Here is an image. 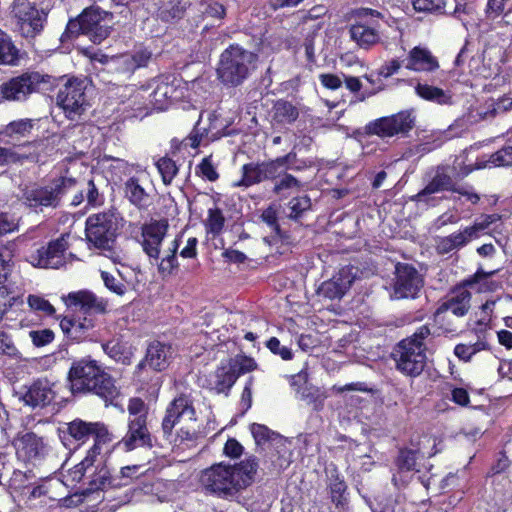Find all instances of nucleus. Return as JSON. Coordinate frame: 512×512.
<instances>
[{"mask_svg":"<svg viewBox=\"0 0 512 512\" xmlns=\"http://www.w3.org/2000/svg\"><path fill=\"white\" fill-rule=\"evenodd\" d=\"M257 467L253 458L235 465L220 462L201 470L198 482L205 493L229 500L251 485Z\"/></svg>","mask_w":512,"mask_h":512,"instance_id":"obj_1","label":"nucleus"},{"mask_svg":"<svg viewBox=\"0 0 512 512\" xmlns=\"http://www.w3.org/2000/svg\"><path fill=\"white\" fill-rule=\"evenodd\" d=\"M169 223L167 219H152L141 226L140 244L150 263L158 266L161 274H171L178 267L176 253L180 237L176 236L167 242Z\"/></svg>","mask_w":512,"mask_h":512,"instance_id":"obj_2","label":"nucleus"},{"mask_svg":"<svg viewBox=\"0 0 512 512\" xmlns=\"http://www.w3.org/2000/svg\"><path fill=\"white\" fill-rule=\"evenodd\" d=\"M68 378L73 393H94L105 400L113 399L118 391L112 377L90 357L74 361Z\"/></svg>","mask_w":512,"mask_h":512,"instance_id":"obj_3","label":"nucleus"},{"mask_svg":"<svg viewBox=\"0 0 512 512\" xmlns=\"http://www.w3.org/2000/svg\"><path fill=\"white\" fill-rule=\"evenodd\" d=\"M493 273L494 272L485 273L483 271H477L473 277L466 279L463 285L453 289L435 311V322L444 327L446 324H451L450 315L458 318L465 316L470 309L471 300V293L468 291L467 287L479 285L477 287L478 292L488 290L490 287L487 283V279Z\"/></svg>","mask_w":512,"mask_h":512,"instance_id":"obj_4","label":"nucleus"},{"mask_svg":"<svg viewBox=\"0 0 512 512\" xmlns=\"http://www.w3.org/2000/svg\"><path fill=\"white\" fill-rule=\"evenodd\" d=\"M430 335V329L423 325L413 335L401 340L393 350L392 356L396 369L402 374L416 377L426 365V346L424 340Z\"/></svg>","mask_w":512,"mask_h":512,"instance_id":"obj_5","label":"nucleus"},{"mask_svg":"<svg viewBox=\"0 0 512 512\" xmlns=\"http://www.w3.org/2000/svg\"><path fill=\"white\" fill-rule=\"evenodd\" d=\"M117 231L118 214L114 210L95 213L86 219L85 236L88 243L114 262L120 261L119 255L113 250Z\"/></svg>","mask_w":512,"mask_h":512,"instance_id":"obj_6","label":"nucleus"},{"mask_svg":"<svg viewBox=\"0 0 512 512\" xmlns=\"http://www.w3.org/2000/svg\"><path fill=\"white\" fill-rule=\"evenodd\" d=\"M74 185L75 180L70 177H60L46 185L31 183L21 188V201L36 213L56 209L60 206L62 196Z\"/></svg>","mask_w":512,"mask_h":512,"instance_id":"obj_7","label":"nucleus"},{"mask_svg":"<svg viewBox=\"0 0 512 512\" xmlns=\"http://www.w3.org/2000/svg\"><path fill=\"white\" fill-rule=\"evenodd\" d=\"M256 55L239 45H230L220 56L217 67L218 79L227 86L243 83L254 69Z\"/></svg>","mask_w":512,"mask_h":512,"instance_id":"obj_8","label":"nucleus"},{"mask_svg":"<svg viewBox=\"0 0 512 512\" xmlns=\"http://www.w3.org/2000/svg\"><path fill=\"white\" fill-rule=\"evenodd\" d=\"M186 422V428L180 429L182 439H192L196 434L195 428L191 425L197 421L196 411L190 395L180 394L175 397L167 406L165 416L162 420V430L165 435L172 433L176 424Z\"/></svg>","mask_w":512,"mask_h":512,"instance_id":"obj_9","label":"nucleus"},{"mask_svg":"<svg viewBox=\"0 0 512 512\" xmlns=\"http://www.w3.org/2000/svg\"><path fill=\"white\" fill-rule=\"evenodd\" d=\"M86 87L85 80L70 78L58 91L57 104L62 108L65 116L72 121L80 120L89 107L85 93Z\"/></svg>","mask_w":512,"mask_h":512,"instance_id":"obj_10","label":"nucleus"},{"mask_svg":"<svg viewBox=\"0 0 512 512\" xmlns=\"http://www.w3.org/2000/svg\"><path fill=\"white\" fill-rule=\"evenodd\" d=\"M64 479L65 485L87 479L93 489H100L109 481L110 472L104 466L102 457L87 454L79 464L75 465L64 475Z\"/></svg>","mask_w":512,"mask_h":512,"instance_id":"obj_11","label":"nucleus"},{"mask_svg":"<svg viewBox=\"0 0 512 512\" xmlns=\"http://www.w3.org/2000/svg\"><path fill=\"white\" fill-rule=\"evenodd\" d=\"M67 433L76 441L85 443L91 436L94 438V445L87 454L100 456L101 446L112 442L113 435L107 426L102 422H86L75 419L67 424Z\"/></svg>","mask_w":512,"mask_h":512,"instance_id":"obj_12","label":"nucleus"},{"mask_svg":"<svg viewBox=\"0 0 512 512\" xmlns=\"http://www.w3.org/2000/svg\"><path fill=\"white\" fill-rule=\"evenodd\" d=\"M11 15L23 37L34 38L43 30L45 16L29 0H14Z\"/></svg>","mask_w":512,"mask_h":512,"instance_id":"obj_13","label":"nucleus"},{"mask_svg":"<svg viewBox=\"0 0 512 512\" xmlns=\"http://www.w3.org/2000/svg\"><path fill=\"white\" fill-rule=\"evenodd\" d=\"M58 139L57 135H52L15 144L11 147L13 164L44 162L54 152Z\"/></svg>","mask_w":512,"mask_h":512,"instance_id":"obj_14","label":"nucleus"},{"mask_svg":"<svg viewBox=\"0 0 512 512\" xmlns=\"http://www.w3.org/2000/svg\"><path fill=\"white\" fill-rule=\"evenodd\" d=\"M292 156V153H289L270 162L244 164L242 166V178L235 182L233 186L249 187L264 180L275 178L279 169L285 166Z\"/></svg>","mask_w":512,"mask_h":512,"instance_id":"obj_15","label":"nucleus"},{"mask_svg":"<svg viewBox=\"0 0 512 512\" xmlns=\"http://www.w3.org/2000/svg\"><path fill=\"white\" fill-rule=\"evenodd\" d=\"M415 123V117L410 111H401L397 114L382 117L370 122L367 131L380 137H393L398 134H406Z\"/></svg>","mask_w":512,"mask_h":512,"instance_id":"obj_16","label":"nucleus"},{"mask_svg":"<svg viewBox=\"0 0 512 512\" xmlns=\"http://www.w3.org/2000/svg\"><path fill=\"white\" fill-rule=\"evenodd\" d=\"M80 15L84 26V35L88 36L92 42L99 44L109 36L112 22L111 14L99 7L91 6Z\"/></svg>","mask_w":512,"mask_h":512,"instance_id":"obj_17","label":"nucleus"},{"mask_svg":"<svg viewBox=\"0 0 512 512\" xmlns=\"http://www.w3.org/2000/svg\"><path fill=\"white\" fill-rule=\"evenodd\" d=\"M422 286L423 279L413 266L401 263L396 265L392 298H414Z\"/></svg>","mask_w":512,"mask_h":512,"instance_id":"obj_18","label":"nucleus"},{"mask_svg":"<svg viewBox=\"0 0 512 512\" xmlns=\"http://www.w3.org/2000/svg\"><path fill=\"white\" fill-rule=\"evenodd\" d=\"M42 82L44 77L38 72L24 73L2 84L1 93L6 100L24 101L36 92Z\"/></svg>","mask_w":512,"mask_h":512,"instance_id":"obj_19","label":"nucleus"},{"mask_svg":"<svg viewBox=\"0 0 512 512\" xmlns=\"http://www.w3.org/2000/svg\"><path fill=\"white\" fill-rule=\"evenodd\" d=\"M152 446V435L147 422L127 421V431L121 440L113 446V450L122 449L131 452L142 448L151 449Z\"/></svg>","mask_w":512,"mask_h":512,"instance_id":"obj_20","label":"nucleus"},{"mask_svg":"<svg viewBox=\"0 0 512 512\" xmlns=\"http://www.w3.org/2000/svg\"><path fill=\"white\" fill-rule=\"evenodd\" d=\"M62 299L68 308L84 314L104 313L107 308L106 300L87 290L70 292Z\"/></svg>","mask_w":512,"mask_h":512,"instance_id":"obj_21","label":"nucleus"},{"mask_svg":"<svg viewBox=\"0 0 512 512\" xmlns=\"http://www.w3.org/2000/svg\"><path fill=\"white\" fill-rule=\"evenodd\" d=\"M16 455L23 461H32L44 455L46 444L42 437L30 431L18 433L13 441Z\"/></svg>","mask_w":512,"mask_h":512,"instance_id":"obj_22","label":"nucleus"},{"mask_svg":"<svg viewBox=\"0 0 512 512\" xmlns=\"http://www.w3.org/2000/svg\"><path fill=\"white\" fill-rule=\"evenodd\" d=\"M355 279L352 267H343L330 280L319 287L318 293L329 299L341 298Z\"/></svg>","mask_w":512,"mask_h":512,"instance_id":"obj_23","label":"nucleus"},{"mask_svg":"<svg viewBox=\"0 0 512 512\" xmlns=\"http://www.w3.org/2000/svg\"><path fill=\"white\" fill-rule=\"evenodd\" d=\"M68 234H64L51 241L46 249L39 251V265L44 268L58 269L66 263V251L68 249Z\"/></svg>","mask_w":512,"mask_h":512,"instance_id":"obj_24","label":"nucleus"},{"mask_svg":"<svg viewBox=\"0 0 512 512\" xmlns=\"http://www.w3.org/2000/svg\"><path fill=\"white\" fill-rule=\"evenodd\" d=\"M350 39L360 49L370 50L381 42V33L376 24L359 21L349 27Z\"/></svg>","mask_w":512,"mask_h":512,"instance_id":"obj_25","label":"nucleus"},{"mask_svg":"<svg viewBox=\"0 0 512 512\" xmlns=\"http://www.w3.org/2000/svg\"><path fill=\"white\" fill-rule=\"evenodd\" d=\"M172 356L173 349L171 345L154 341L149 344L145 359L138 364V368L142 369L145 365H148L153 370L163 371L169 366Z\"/></svg>","mask_w":512,"mask_h":512,"instance_id":"obj_26","label":"nucleus"},{"mask_svg":"<svg viewBox=\"0 0 512 512\" xmlns=\"http://www.w3.org/2000/svg\"><path fill=\"white\" fill-rule=\"evenodd\" d=\"M53 397L52 384L47 379H38L28 387L22 400L26 405L35 408L47 405Z\"/></svg>","mask_w":512,"mask_h":512,"instance_id":"obj_27","label":"nucleus"},{"mask_svg":"<svg viewBox=\"0 0 512 512\" xmlns=\"http://www.w3.org/2000/svg\"><path fill=\"white\" fill-rule=\"evenodd\" d=\"M37 119L21 118L9 122L0 130V137L7 139L8 142L18 144L21 140L28 138L37 124Z\"/></svg>","mask_w":512,"mask_h":512,"instance_id":"obj_28","label":"nucleus"},{"mask_svg":"<svg viewBox=\"0 0 512 512\" xmlns=\"http://www.w3.org/2000/svg\"><path fill=\"white\" fill-rule=\"evenodd\" d=\"M406 68L416 72H433L439 68V63L431 51L417 46L409 52Z\"/></svg>","mask_w":512,"mask_h":512,"instance_id":"obj_29","label":"nucleus"},{"mask_svg":"<svg viewBox=\"0 0 512 512\" xmlns=\"http://www.w3.org/2000/svg\"><path fill=\"white\" fill-rule=\"evenodd\" d=\"M299 116L298 108L287 100H277L270 111V122L274 128L294 123Z\"/></svg>","mask_w":512,"mask_h":512,"instance_id":"obj_30","label":"nucleus"},{"mask_svg":"<svg viewBox=\"0 0 512 512\" xmlns=\"http://www.w3.org/2000/svg\"><path fill=\"white\" fill-rule=\"evenodd\" d=\"M155 84L153 91L149 94V103L143 105V108L146 110L150 109V107L151 109L164 110L168 107L171 99L176 97V89L170 83L159 80ZM138 109H142V107Z\"/></svg>","mask_w":512,"mask_h":512,"instance_id":"obj_31","label":"nucleus"},{"mask_svg":"<svg viewBox=\"0 0 512 512\" xmlns=\"http://www.w3.org/2000/svg\"><path fill=\"white\" fill-rule=\"evenodd\" d=\"M453 189V180L448 172V167L440 166L437 168L436 173L432 180L421 190L415 198L418 201H426L425 197L441 191H451Z\"/></svg>","mask_w":512,"mask_h":512,"instance_id":"obj_32","label":"nucleus"},{"mask_svg":"<svg viewBox=\"0 0 512 512\" xmlns=\"http://www.w3.org/2000/svg\"><path fill=\"white\" fill-rule=\"evenodd\" d=\"M238 377L229 360L222 361L217 370L211 375L210 388L218 393L228 391L236 382Z\"/></svg>","mask_w":512,"mask_h":512,"instance_id":"obj_33","label":"nucleus"},{"mask_svg":"<svg viewBox=\"0 0 512 512\" xmlns=\"http://www.w3.org/2000/svg\"><path fill=\"white\" fill-rule=\"evenodd\" d=\"M473 239L467 228L452 233L445 237H439L436 241V250L439 254H448L467 245Z\"/></svg>","mask_w":512,"mask_h":512,"instance_id":"obj_34","label":"nucleus"},{"mask_svg":"<svg viewBox=\"0 0 512 512\" xmlns=\"http://www.w3.org/2000/svg\"><path fill=\"white\" fill-rule=\"evenodd\" d=\"M125 195L129 201L139 209H146L150 205V196L139 184L135 177L129 178L125 183Z\"/></svg>","mask_w":512,"mask_h":512,"instance_id":"obj_35","label":"nucleus"},{"mask_svg":"<svg viewBox=\"0 0 512 512\" xmlns=\"http://www.w3.org/2000/svg\"><path fill=\"white\" fill-rule=\"evenodd\" d=\"M415 92L424 100L435 102L439 105L451 104V94L441 88L429 84L418 83L415 87Z\"/></svg>","mask_w":512,"mask_h":512,"instance_id":"obj_36","label":"nucleus"},{"mask_svg":"<svg viewBox=\"0 0 512 512\" xmlns=\"http://www.w3.org/2000/svg\"><path fill=\"white\" fill-rule=\"evenodd\" d=\"M102 348L104 352L116 362L122 363L124 365L131 363L132 352L129 349H126L119 342L114 340L109 341L102 344Z\"/></svg>","mask_w":512,"mask_h":512,"instance_id":"obj_37","label":"nucleus"},{"mask_svg":"<svg viewBox=\"0 0 512 512\" xmlns=\"http://www.w3.org/2000/svg\"><path fill=\"white\" fill-rule=\"evenodd\" d=\"M127 411V421L147 422L148 406L141 398H130L127 405Z\"/></svg>","mask_w":512,"mask_h":512,"instance_id":"obj_38","label":"nucleus"},{"mask_svg":"<svg viewBox=\"0 0 512 512\" xmlns=\"http://www.w3.org/2000/svg\"><path fill=\"white\" fill-rule=\"evenodd\" d=\"M101 278L105 287L109 291L119 296H122L126 293L127 283L124 281L119 271H117L116 274L107 271H101Z\"/></svg>","mask_w":512,"mask_h":512,"instance_id":"obj_39","label":"nucleus"},{"mask_svg":"<svg viewBox=\"0 0 512 512\" xmlns=\"http://www.w3.org/2000/svg\"><path fill=\"white\" fill-rule=\"evenodd\" d=\"M18 50L13 45L11 39L0 31V64L12 65L16 62Z\"/></svg>","mask_w":512,"mask_h":512,"instance_id":"obj_40","label":"nucleus"},{"mask_svg":"<svg viewBox=\"0 0 512 512\" xmlns=\"http://www.w3.org/2000/svg\"><path fill=\"white\" fill-rule=\"evenodd\" d=\"M156 167L162 177L163 183L170 185L178 173V167L175 161L168 157H162L156 162Z\"/></svg>","mask_w":512,"mask_h":512,"instance_id":"obj_41","label":"nucleus"},{"mask_svg":"<svg viewBox=\"0 0 512 512\" xmlns=\"http://www.w3.org/2000/svg\"><path fill=\"white\" fill-rule=\"evenodd\" d=\"M488 162L493 167L512 165V136L503 148L490 155Z\"/></svg>","mask_w":512,"mask_h":512,"instance_id":"obj_42","label":"nucleus"},{"mask_svg":"<svg viewBox=\"0 0 512 512\" xmlns=\"http://www.w3.org/2000/svg\"><path fill=\"white\" fill-rule=\"evenodd\" d=\"M299 181L290 174H285L276 181L273 191L274 193L286 197L291 191L299 189Z\"/></svg>","mask_w":512,"mask_h":512,"instance_id":"obj_43","label":"nucleus"},{"mask_svg":"<svg viewBox=\"0 0 512 512\" xmlns=\"http://www.w3.org/2000/svg\"><path fill=\"white\" fill-rule=\"evenodd\" d=\"M187 7V1H178L176 4L170 3L159 10V17L164 21L179 19L183 16Z\"/></svg>","mask_w":512,"mask_h":512,"instance_id":"obj_44","label":"nucleus"},{"mask_svg":"<svg viewBox=\"0 0 512 512\" xmlns=\"http://www.w3.org/2000/svg\"><path fill=\"white\" fill-rule=\"evenodd\" d=\"M250 430L257 444L275 440L282 441L279 434L273 432L265 425L254 423L251 425Z\"/></svg>","mask_w":512,"mask_h":512,"instance_id":"obj_45","label":"nucleus"},{"mask_svg":"<svg viewBox=\"0 0 512 512\" xmlns=\"http://www.w3.org/2000/svg\"><path fill=\"white\" fill-rule=\"evenodd\" d=\"M27 303L31 310L51 316L55 313L53 305L43 296L31 294L27 298Z\"/></svg>","mask_w":512,"mask_h":512,"instance_id":"obj_46","label":"nucleus"},{"mask_svg":"<svg viewBox=\"0 0 512 512\" xmlns=\"http://www.w3.org/2000/svg\"><path fill=\"white\" fill-rule=\"evenodd\" d=\"M454 17L467 26L473 20L474 8L464 0H455V7L452 11Z\"/></svg>","mask_w":512,"mask_h":512,"instance_id":"obj_47","label":"nucleus"},{"mask_svg":"<svg viewBox=\"0 0 512 512\" xmlns=\"http://www.w3.org/2000/svg\"><path fill=\"white\" fill-rule=\"evenodd\" d=\"M196 174L210 182L219 178V173L212 162L211 156L205 157L196 167Z\"/></svg>","mask_w":512,"mask_h":512,"instance_id":"obj_48","label":"nucleus"},{"mask_svg":"<svg viewBox=\"0 0 512 512\" xmlns=\"http://www.w3.org/2000/svg\"><path fill=\"white\" fill-rule=\"evenodd\" d=\"M228 360L231 366L234 368L237 377L242 374L251 372L257 368L255 360L247 356H236L235 358Z\"/></svg>","mask_w":512,"mask_h":512,"instance_id":"obj_49","label":"nucleus"},{"mask_svg":"<svg viewBox=\"0 0 512 512\" xmlns=\"http://www.w3.org/2000/svg\"><path fill=\"white\" fill-rule=\"evenodd\" d=\"M500 216L498 214L482 215L473 225L466 227L471 237L477 238L479 233L487 229L492 223L498 221Z\"/></svg>","mask_w":512,"mask_h":512,"instance_id":"obj_50","label":"nucleus"},{"mask_svg":"<svg viewBox=\"0 0 512 512\" xmlns=\"http://www.w3.org/2000/svg\"><path fill=\"white\" fill-rule=\"evenodd\" d=\"M209 127L207 132H211L213 136L221 134L230 124L231 121L222 119L218 111H213L208 114Z\"/></svg>","mask_w":512,"mask_h":512,"instance_id":"obj_51","label":"nucleus"},{"mask_svg":"<svg viewBox=\"0 0 512 512\" xmlns=\"http://www.w3.org/2000/svg\"><path fill=\"white\" fill-rule=\"evenodd\" d=\"M311 207V200L308 196L295 197L289 202V217L298 218L303 212L309 210Z\"/></svg>","mask_w":512,"mask_h":512,"instance_id":"obj_52","label":"nucleus"},{"mask_svg":"<svg viewBox=\"0 0 512 512\" xmlns=\"http://www.w3.org/2000/svg\"><path fill=\"white\" fill-rule=\"evenodd\" d=\"M417 453L412 450H401L397 458V466L400 471H412L416 469Z\"/></svg>","mask_w":512,"mask_h":512,"instance_id":"obj_53","label":"nucleus"},{"mask_svg":"<svg viewBox=\"0 0 512 512\" xmlns=\"http://www.w3.org/2000/svg\"><path fill=\"white\" fill-rule=\"evenodd\" d=\"M445 0H413V7L420 12H445Z\"/></svg>","mask_w":512,"mask_h":512,"instance_id":"obj_54","label":"nucleus"},{"mask_svg":"<svg viewBox=\"0 0 512 512\" xmlns=\"http://www.w3.org/2000/svg\"><path fill=\"white\" fill-rule=\"evenodd\" d=\"M80 34L84 35V26L82 25L81 15L68 22L66 29L61 36V41H70Z\"/></svg>","mask_w":512,"mask_h":512,"instance_id":"obj_55","label":"nucleus"},{"mask_svg":"<svg viewBox=\"0 0 512 512\" xmlns=\"http://www.w3.org/2000/svg\"><path fill=\"white\" fill-rule=\"evenodd\" d=\"M224 225V217L219 209H209L207 218L208 231L217 234Z\"/></svg>","mask_w":512,"mask_h":512,"instance_id":"obj_56","label":"nucleus"},{"mask_svg":"<svg viewBox=\"0 0 512 512\" xmlns=\"http://www.w3.org/2000/svg\"><path fill=\"white\" fill-rule=\"evenodd\" d=\"M18 350L12 340L10 334L5 331H0V355L9 357L17 356Z\"/></svg>","mask_w":512,"mask_h":512,"instance_id":"obj_57","label":"nucleus"},{"mask_svg":"<svg viewBox=\"0 0 512 512\" xmlns=\"http://www.w3.org/2000/svg\"><path fill=\"white\" fill-rule=\"evenodd\" d=\"M29 336L33 344L37 347L45 346L54 339V333L50 329L33 330L30 331Z\"/></svg>","mask_w":512,"mask_h":512,"instance_id":"obj_58","label":"nucleus"},{"mask_svg":"<svg viewBox=\"0 0 512 512\" xmlns=\"http://www.w3.org/2000/svg\"><path fill=\"white\" fill-rule=\"evenodd\" d=\"M11 250L3 245H0V281L6 279L12 263Z\"/></svg>","mask_w":512,"mask_h":512,"instance_id":"obj_59","label":"nucleus"},{"mask_svg":"<svg viewBox=\"0 0 512 512\" xmlns=\"http://www.w3.org/2000/svg\"><path fill=\"white\" fill-rule=\"evenodd\" d=\"M18 228L19 222L15 217L0 213V236L17 231Z\"/></svg>","mask_w":512,"mask_h":512,"instance_id":"obj_60","label":"nucleus"},{"mask_svg":"<svg viewBox=\"0 0 512 512\" xmlns=\"http://www.w3.org/2000/svg\"><path fill=\"white\" fill-rule=\"evenodd\" d=\"M269 350L279 355L283 360H290L292 358L291 350L286 346H281L280 341L276 337H272L267 341Z\"/></svg>","mask_w":512,"mask_h":512,"instance_id":"obj_61","label":"nucleus"},{"mask_svg":"<svg viewBox=\"0 0 512 512\" xmlns=\"http://www.w3.org/2000/svg\"><path fill=\"white\" fill-rule=\"evenodd\" d=\"M496 111L491 104L487 107H479L475 111H471L468 116V120L471 123H475L481 120H486L494 117Z\"/></svg>","mask_w":512,"mask_h":512,"instance_id":"obj_62","label":"nucleus"},{"mask_svg":"<svg viewBox=\"0 0 512 512\" xmlns=\"http://www.w3.org/2000/svg\"><path fill=\"white\" fill-rule=\"evenodd\" d=\"M320 83L329 90H337L342 84L343 80L339 75L332 73H322L318 76Z\"/></svg>","mask_w":512,"mask_h":512,"instance_id":"obj_63","label":"nucleus"},{"mask_svg":"<svg viewBox=\"0 0 512 512\" xmlns=\"http://www.w3.org/2000/svg\"><path fill=\"white\" fill-rule=\"evenodd\" d=\"M223 452L230 458H238L243 453V446L236 439L231 438L225 443Z\"/></svg>","mask_w":512,"mask_h":512,"instance_id":"obj_64","label":"nucleus"}]
</instances>
